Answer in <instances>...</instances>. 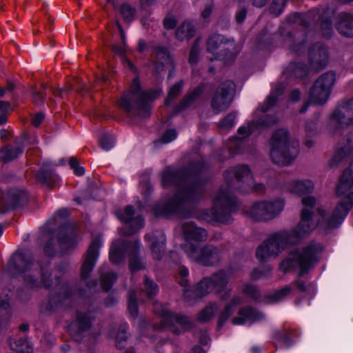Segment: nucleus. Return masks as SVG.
Returning <instances> with one entry per match:
<instances>
[{
	"mask_svg": "<svg viewBox=\"0 0 353 353\" xmlns=\"http://www.w3.org/2000/svg\"><path fill=\"white\" fill-rule=\"evenodd\" d=\"M303 208L301 211V220L296 227L290 230H283L271 234L256 249V256L261 262H266L276 259L281 252L289 246L298 243L307 237L319 226L327 230L334 229L341 224L347 210L340 211L342 203L330 217L329 213L323 208H319V221L313 220L310 208L315 205L313 197H305L302 200Z\"/></svg>",
	"mask_w": 353,
	"mask_h": 353,
	"instance_id": "obj_1",
	"label": "nucleus"
},
{
	"mask_svg": "<svg viewBox=\"0 0 353 353\" xmlns=\"http://www.w3.org/2000/svg\"><path fill=\"white\" fill-rule=\"evenodd\" d=\"M8 268L12 274H23L24 283L30 288H50L59 285V292L42 304L44 311L51 312L61 306H69L77 296L70 283H60L61 275L68 270L66 263L59 265L52 273L49 271L48 263H34L28 252H17L9 261Z\"/></svg>",
	"mask_w": 353,
	"mask_h": 353,
	"instance_id": "obj_2",
	"label": "nucleus"
},
{
	"mask_svg": "<svg viewBox=\"0 0 353 353\" xmlns=\"http://www.w3.org/2000/svg\"><path fill=\"white\" fill-rule=\"evenodd\" d=\"M225 183L213 197L212 209L205 210L201 219L210 223H229L230 214L236 209V201L233 196L234 190L261 192L265 190L263 183H256L250 168L245 165L230 168L225 172Z\"/></svg>",
	"mask_w": 353,
	"mask_h": 353,
	"instance_id": "obj_3",
	"label": "nucleus"
},
{
	"mask_svg": "<svg viewBox=\"0 0 353 353\" xmlns=\"http://www.w3.org/2000/svg\"><path fill=\"white\" fill-rule=\"evenodd\" d=\"M162 185L165 188L176 185L179 190L168 202L158 203L154 209L155 214L176 213L185 216V211L200 195L203 182L199 179L197 172L167 168L162 173Z\"/></svg>",
	"mask_w": 353,
	"mask_h": 353,
	"instance_id": "obj_4",
	"label": "nucleus"
},
{
	"mask_svg": "<svg viewBox=\"0 0 353 353\" xmlns=\"http://www.w3.org/2000/svg\"><path fill=\"white\" fill-rule=\"evenodd\" d=\"M353 187V161L350 163V168L345 170L343 172L340 182L336 188V195L340 198V201L338 204L335 207V208L330 212L328 209L325 206H319L318 207L316 212H318L319 208H323L327 213L330 214V217L332 216V214L336 211V209L342 203L340 211L343 210H347L345 215L343 216L341 223L343 221L345 216L347 215L350 210L353 207V192L350 191V190ZM282 190L284 192H287L299 196H303L301 201L305 197H313L315 199V205L312 206V208H308L311 210L312 212V218L315 221H319V212H317V219H315L313 209L316 205V199L314 196L308 195L304 196L306 194H310L312 193L314 189V182L309 179H293L290 181H286L283 183L281 187ZM301 204H303L301 203ZM303 208V205H302ZM303 209H301L302 210Z\"/></svg>",
	"mask_w": 353,
	"mask_h": 353,
	"instance_id": "obj_5",
	"label": "nucleus"
},
{
	"mask_svg": "<svg viewBox=\"0 0 353 353\" xmlns=\"http://www.w3.org/2000/svg\"><path fill=\"white\" fill-rule=\"evenodd\" d=\"M323 250L321 243L310 241L304 247L290 252L281 263L280 269L283 271L293 270L297 271L299 275H303L319 262Z\"/></svg>",
	"mask_w": 353,
	"mask_h": 353,
	"instance_id": "obj_6",
	"label": "nucleus"
},
{
	"mask_svg": "<svg viewBox=\"0 0 353 353\" xmlns=\"http://www.w3.org/2000/svg\"><path fill=\"white\" fill-rule=\"evenodd\" d=\"M161 92V90L142 91L139 78L135 77L131 83L130 90L125 93L118 103L125 112L134 110L140 117H147L150 111L149 102L157 98Z\"/></svg>",
	"mask_w": 353,
	"mask_h": 353,
	"instance_id": "obj_7",
	"label": "nucleus"
},
{
	"mask_svg": "<svg viewBox=\"0 0 353 353\" xmlns=\"http://www.w3.org/2000/svg\"><path fill=\"white\" fill-rule=\"evenodd\" d=\"M270 145L271 160L279 165L290 164L299 153L298 143L290 140L288 132L284 128L274 132Z\"/></svg>",
	"mask_w": 353,
	"mask_h": 353,
	"instance_id": "obj_8",
	"label": "nucleus"
},
{
	"mask_svg": "<svg viewBox=\"0 0 353 353\" xmlns=\"http://www.w3.org/2000/svg\"><path fill=\"white\" fill-rule=\"evenodd\" d=\"M230 274L224 270H220L210 276L204 277L194 288L195 296L201 298L214 292L221 299H227L232 292V287L229 285Z\"/></svg>",
	"mask_w": 353,
	"mask_h": 353,
	"instance_id": "obj_9",
	"label": "nucleus"
},
{
	"mask_svg": "<svg viewBox=\"0 0 353 353\" xmlns=\"http://www.w3.org/2000/svg\"><path fill=\"white\" fill-rule=\"evenodd\" d=\"M140 248V242H127L119 239L112 243L110 251V260L113 263H120L127 254H129V266L132 272H137L145 268V263L137 256Z\"/></svg>",
	"mask_w": 353,
	"mask_h": 353,
	"instance_id": "obj_10",
	"label": "nucleus"
},
{
	"mask_svg": "<svg viewBox=\"0 0 353 353\" xmlns=\"http://www.w3.org/2000/svg\"><path fill=\"white\" fill-rule=\"evenodd\" d=\"M181 249L190 261L203 266L217 265L222 258L221 250L211 244H183Z\"/></svg>",
	"mask_w": 353,
	"mask_h": 353,
	"instance_id": "obj_11",
	"label": "nucleus"
},
{
	"mask_svg": "<svg viewBox=\"0 0 353 353\" xmlns=\"http://www.w3.org/2000/svg\"><path fill=\"white\" fill-rule=\"evenodd\" d=\"M207 51L212 55L210 61L233 59L240 50L234 41L219 34L211 35L207 41Z\"/></svg>",
	"mask_w": 353,
	"mask_h": 353,
	"instance_id": "obj_12",
	"label": "nucleus"
},
{
	"mask_svg": "<svg viewBox=\"0 0 353 353\" xmlns=\"http://www.w3.org/2000/svg\"><path fill=\"white\" fill-rule=\"evenodd\" d=\"M277 119L270 115H263L257 121L248 123L247 125L241 126L238 129V136L231 138L228 143L230 152L233 154H239L244 151L245 147V138L248 137L255 129L258 128L270 126L276 123Z\"/></svg>",
	"mask_w": 353,
	"mask_h": 353,
	"instance_id": "obj_13",
	"label": "nucleus"
},
{
	"mask_svg": "<svg viewBox=\"0 0 353 353\" xmlns=\"http://www.w3.org/2000/svg\"><path fill=\"white\" fill-rule=\"evenodd\" d=\"M335 81L336 75L333 72H327L321 74L310 89V101L316 105L325 104L330 97Z\"/></svg>",
	"mask_w": 353,
	"mask_h": 353,
	"instance_id": "obj_14",
	"label": "nucleus"
},
{
	"mask_svg": "<svg viewBox=\"0 0 353 353\" xmlns=\"http://www.w3.org/2000/svg\"><path fill=\"white\" fill-rule=\"evenodd\" d=\"M353 99L343 103L330 117L329 130L333 135L341 134V131L353 124Z\"/></svg>",
	"mask_w": 353,
	"mask_h": 353,
	"instance_id": "obj_15",
	"label": "nucleus"
},
{
	"mask_svg": "<svg viewBox=\"0 0 353 353\" xmlns=\"http://www.w3.org/2000/svg\"><path fill=\"white\" fill-rule=\"evenodd\" d=\"M154 312L164 318V325L169 327L173 332L180 333L179 327L183 331L192 327V322L187 316L172 314L165 306L159 303H154Z\"/></svg>",
	"mask_w": 353,
	"mask_h": 353,
	"instance_id": "obj_16",
	"label": "nucleus"
},
{
	"mask_svg": "<svg viewBox=\"0 0 353 353\" xmlns=\"http://www.w3.org/2000/svg\"><path fill=\"white\" fill-rule=\"evenodd\" d=\"M234 83L231 81L222 83L215 90L210 100V107L215 114L225 111L232 101L231 91Z\"/></svg>",
	"mask_w": 353,
	"mask_h": 353,
	"instance_id": "obj_17",
	"label": "nucleus"
},
{
	"mask_svg": "<svg viewBox=\"0 0 353 353\" xmlns=\"http://www.w3.org/2000/svg\"><path fill=\"white\" fill-rule=\"evenodd\" d=\"M94 319L91 311L77 312L76 319L70 325V332L72 337L77 341H81L90 333L92 321Z\"/></svg>",
	"mask_w": 353,
	"mask_h": 353,
	"instance_id": "obj_18",
	"label": "nucleus"
},
{
	"mask_svg": "<svg viewBox=\"0 0 353 353\" xmlns=\"http://www.w3.org/2000/svg\"><path fill=\"white\" fill-rule=\"evenodd\" d=\"M116 214L120 221L125 223V225L122 228V233L124 235H131L144 225L143 219L141 216H134V210L130 205L127 206L124 211H117Z\"/></svg>",
	"mask_w": 353,
	"mask_h": 353,
	"instance_id": "obj_19",
	"label": "nucleus"
},
{
	"mask_svg": "<svg viewBox=\"0 0 353 353\" xmlns=\"http://www.w3.org/2000/svg\"><path fill=\"white\" fill-rule=\"evenodd\" d=\"M100 241L94 239L90 244L81 266V276L82 280H86L92 271L99 256Z\"/></svg>",
	"mask_w": 353,
	"mask_h": 353,
	"instance_id": "obj_20",
	"label": "nucleus"
},
{
	"mask_svg": "<svg viewBox=\"0 0 353 353\" xmlns=\"http://www.w3.org/2000/svg\"><path fill=\"white\" fill-rule=\"evenodd\" d=\"M183 233L186 242L184 244H197L204 242L208 239L207 231L200 227H197L192 222H185L182 226Z\"/></svg>",
	"mask_w": 353,
	"mask_h": 353,
	"instance_id": "obj_21",
	"label": "nucleus"
},
{
	"mask_svg": "<svg viewBox=\"0 0 353 353\" xmlns=\"http://www.w3.org/2000/svg\"><path fill=\"white\" fill-rule=\"evenodd\" d=\"M353 152V132L346 134L344 140L339 143L336 151L330 161V165L334 167L339 163L345 157Z\"/></svg>",
	"mask_w": 353,
	"mask_h": 353,
	"instance_id": "obj_22",
	"label": "nucleus"
},
{
	"mask_svg": "<svg viewBox=\"0 0 353 353\" xmlns=\"http://www.w3.org/2000/svg\"><path fill=\"white\" fill-rule=\"evenodd\" d=\"M265 319V315L260 311L250 307L241 308L238 316L232 319L233 325H243L247 321L255 323L262 321Z\"/></svg>",
	"mask_w": 353,
	"mask_h": 353,
	"instance_id": "obj_23",
	"label": "nucleus"
},
{
	"mask_svg": "<svg viewBox=\"0 0 353 353\" xmlns=\"http://www.w3.org/2000/svg\"><path fill=\"white\" fill-rule=\"evenodd\" d=\"M309 59L312 68L320 69L325 67L328 61L327 49L321 43L316 44L310 50Z\"/></svg>",
	"mask_w": 353,
	"mask_h": 353,
	"instance_id": "obj_24",
	"label": "nucleus"
},
{
	"mask_svg": "<svg viewBox=\"0 0 353 353\" xmlns=\"http://www.w3.org/2000/svg\"><path fill=\"white\" fill-rule=\"evenodd\" d=\"M54 165L51 162L46 161L37 174V179L39 182L52 188L58 181L59 177L53 170Z\"/></svg>",
	"mask_w": 353,
	"mask_h": 353,
	"instance_id": "obj_25",
	"label": "nucleus"
},
{
	"mask_svg": "<svg viewBox=\"0 0 353 353\" xmlns=\"http://www.w3.org/2000/svg\"><path fill=\"white\" fill-rule=\"evenodd\" d=\"M154 66L157 73L159 74L165 69L172 67V60L167 48L162 46H157L154 48Z\"/></svg>",
	"mask_w": 353,
	"mask_h": 353,
	"instance_id": "obj_26",
	"label": "nucleus"
},
{
	"mask_svg": "<svg viewBox=\"0 0 353 353\" xmlns=\"http://www.w3.org/2000/svg\"><path fill=\"white\" fill-rule=\"evenodd\" d=\"M26 193L18 189H12L4 194L1 201V205L5 209L14 208L20 205L26 199Z\"/></svg>",
	"mask_w": 353,
	"mask_h": 353,
	"instance_id": "obj_27",
	"label": "nucleus"
},
{
	"mask_svg": "<svg viewBox=\"0 0 353 353\" xmlns=\"http://www.w3.org/2000/svg\"><path fill=\"white\" fill-rule=\"evenodd\" d=\"M145 238H151L152 243L150 245L152 256L156 260H160L165 252V236L161 231H157L152 236L150 234H146Z\"/></svg>",
	"mask_w": 353,
	"mask_h": 353,
	"instance_id": "obj_28",
	"label": "nucleus"
},
{
	"mask_svg": "<svg viewBox=\"0 0 353 353\" xmlns=\"http://www.w3.org/2000/svg\"><path fill=\"white\" fill-rule=\"evenodd\" d=\"M246 215L256 222H268V216L263 200L253 203L246 210Z\"/></svg>",
	"mask_w": 353,
	"mask_h": 353,
	"instance_id": "obj_29",
	"label": "nucleus"
},
{
	"mask_svg": "<svg viewBox=\"0 0 353 353\" xmlns=\"http://www.w3.org/2000/svg\"><path fill=\"white\" fill-rule=\"evenodd\" d=\"M263 201L265 203L269 221L276 219L284 210L285 201L283 198L276 197L272 199Z\"/></svg>",
	"mask_w": 353,
	"mask_h": 353,
	"instance_id": "obj_30",
	"label": "nucleus"
},
{
	"mask_svg": "<svg viewBox=\"0 0 353 353\" xmlns=\"http://www.w3.org/2000/svg\"><path fill=\"white\" fill-rule=\"evenodd\" d=\"M339 21L336 28L339 33L347 37H353V17L345 12H342L338 16Z\"/></svg>",
	"mask_w": 353,
	"mask_h": 353,
	"instance_id": "obj_31",
	"label": "nucleus"
},
{
	"mask_svg": "<svg viewBox=\"0 0 353 353\" xmlns=\"http://www.w3.org/2000/svg\"><path fill=\"white\" fill-rule=\"evenodd\" d=\"M196 33V27L190 21H183L176 30L175 36L179 41L188 40Z\"/></svg>",
	"mask_w": 353,
	"mask_h": 353,
	"instance_id": "obj_32",
	"label": "nucleus"
},
{
	"mask_svg": "<svg viewBox=\"0 0 353 353\" xmlns=\"http://www.w3.org/2000/svg\"><path fill=\"white\" fill-rule=\"evenodd\" d=\"M300 33L292 36L290 32L281 33L282 41L284 46L290 49L292 52H299L303 47L304 40L300 39Z\"/></svg>",
	"mask_w": 353,
	"mask_h": 353,
	"instance_id": "obj_33",
	"label": "nucleus"
},
{
	"mask_svg": "<svg viewBox=\"0 0 353 353\" xmlns=\"http://www.w3.org/2000/svg\"><path fill=\"white\" fill-rule=\"evenodd\" d=\"M127 325L122 324L116 329H112L110 332V336L115 339L116 347L119 349H123L126 345V341L128 338L127 333Z\"/></svg>",
	"mask_w": 353,
	"mask_h": 353,
	"instance_id": "obj_34",
	"label": "nucleus"
},
{
	"mask_svg": "<svg viewBox=\"0 0 353 353\" xmlns=\"http://www.w3.org/2000/svg\"><path fill=\"white\" fill-rule=\"evenodd\" d=\"M78 239L74 232L69 230L65 234L61 235L59 240V246L61 253H65L70 249H73L77 244Z\"/></svg>",
	"mask_w": 353,
	"mask_h": 353,
	"instance_id": "obj_35",
	"label": "nucleus"
},
{
	"mask_svg": "<svg viewBox=\"0 0 353 353\" xmlns=\"http://www.w3.org/2000/svg\"><path fill=\"white\" fill-rule=\"evenodd\" d=\"M241 303V299L238 296H234L231 301L225 305L223 312H221L219 319V326H222L223 324L229 319V317L234 313L236 307Z\"/></svg>",
	"mask_w": 353,
	"mask_h": 353,
	"instance_id": "obj_36",
	"label": "nucleus"
},
{
	"mask_svg": "<svg viewBox=\"0 0 353 353\" xmlns=\"http://www.w3.org/2000/svg\"><path fill=\"white\" fill-rule=\"evenodd\" d=\"M203 92V88L201 85H199L194 89L190 93L188 94L180 103L178 111H181L191 105H192L201 95Z\"/></svg>",
	"mask_w": 353,
	"mask_h": 353,
	"instance_id": "obj_37",
	"label": "nucleus"
},
{
	"mask_svg": "<svg viewBox=\"0 0 353 353\" xmlns=\"http://www.w3.org/2000/svg\"><path fill=\"white\" fill-rule=\"evenodd\" d=\"M284 86L282 83L278 85V86L273 90L270 95L267 97L264 104L261 106L262 112H265L268 111L271 107H272L276 102L278 97L283 93Z\"/></svg>",
	"mask_w": 353,
	"mask_h": 353,
	"instance_id": "obj_38",
	"label": "nucleus"
},
{
	"mask_svg": "<svg viewBox=\"0 0 353 353\" xmlns=\"http://www.w3.org/2000/svg\"><path fill=\"white\" fill-rule=\"evenodd\" d=\"M218 305L215 302L210 303L199 314L198 321L207 322L211 320L218 311Z\"/></svg>",
	"mask_w": 353,
	"mask_h": 353,
	"instance_id": "obj_39",
	"label": "nucleus"
},
{
	"mask_svg": "<svg viewBox=\"0 0 353 353\" xmlns=\"http://www.w3.org/2000/svg\"><path fill=\"white\" fill-rule=\"evenodd\" d=\"M22 152L23 148L19 145L14 148L6 147L0 151V160L3 162L10 161L18 157Z\"/></svg>",
	"mask_w": 353,
	"mask_h": 353,
	"instance_id": "obj_40",
	"label": "nucleus"
},
{
	"mask_svg": "<svg viewBox=\"0 0 353 353\" xmlns=\"http://www.w3.org/2000/svg\"><path fill=\"white\" fill-rule=\"evenodd\" d=\"M105 266L100 270L101 285L103 290H109L113 283L117 280V276L114 272H103Z\"/></svg>",
	"mask_w": 353,
	"mask_h": 353,
	"instance_id": "obj_41",
	"label": "nucleus"
},
{
	"mask_svg": "<svg viewBox=\"0 0 353 353\" xmlns=\"http://www.w3.org/2000/svg\"><path fill=\"white\" fill-rule=\"evenodd\" d=\"M11 348L17 353H33L31 344L24 339H20L14 342V346L10 343Z\"/></svg>",
	"mask_w": 353,
	"mask_h": 353,
	"instance_id": "obj_42",
	"label": "nucleus"
},
{
	"mask_svg": "<svg viewBox=\"0 0 353 353\" xmlns=\"http://www.w3.org/2000/svg\"><path fill=\"white\" fill-rule=\"evenodd\" d=\"M236 113L230 112L221 121H219L218 127L223 131H228L234 125V121L236 119Z\"/></svg>",
	"mask_w": 353,
	"mask_h": 353,
	"instance_id": "obj_43",
	"label": "nucleus"
},
{
	"mask_svg": "<svg viewBox=\"0 0 353 353\" xmlns=\"http://www.w3.org/2000/svg\"><path fill=\"white\" fill-rule=\"evenodd\" d=\"M143 292L149 298L155 296L159 292V288L156 283L150 279L147 276L144 278V290Z\"/></svg>",
	"mask_w": 353,
	"mask_h": 353,
	"instance_id": "obj_44",
	"label": "nucleus"
},
{
	"mask_svg": "<svg viewBox=\"0 0 353 353\" xmlns=\"http://www.w3.org/2000/svg\"><path fill=\"white\" fill-rule=\"evenodd\" d=\"M292 288L290 286H285L282 289L275 292L273 294L268 296L269 303H276L282 301L285 297L290 294Z\"/></svg>",
	"mask_w": 353,
	"mask_h": 353,
	"instance_id": "obj_45",
	"label": "nucleus"
},
{
	"mask_svg": "<svg viewBox=\"0 0 353 353\" xmlns=\"http://www.w3.org/2000/svg\"><path fill=\"white\" fill-rule=\"evenodd\" d=\"M183 85V81H180L170 88L168 92V97L165 102V105H169L172 101L174 100L181 93Z\"/></svg>",
	"mask_w": 353,
	"mask_h": 353,
	"instance_id": "obj_46",
	"label": "nucleus"
},
{
	"mask_svg": "<svg viewBox=\"0 0 353 353\" xmlns=\"http://www.w3.org/2000/svg\"><path fill=\"white\" fill-rule=\"evenodd\" d=\"M320 114L315 115L314 119L308 120L305 124V134L307 137H312L317 133L318 121Z\"/></svg>",
	"mask_w": 353,
	"mask_h": 353,
	"instance_id": "obj_47",
	"label": "nucleus"
},
{
	"mask_svg": "<svg viewBox=\"0 0 353 353\" xmlns=\"http://www.w3.org/2000/svg\"><path fill=\"white\" fill-rule=\"evenodd\" d=\"M310 18V14L307 15H302L298 13H294L289 16L287 20L289 23H299L303 26H307Z\"/></svg>",
	"mask_w": 353,
	"mask_h": 353,
	"instance_id": "obj_48",
	"label": "nucleus"
},
{
	"mask_svg": "<svg viewBox=\"0 0 353 353\" xmlns=\"http://www.w3.org/2000/svg\"><path fill=\"white\" fill-rule=\"evenodd\" d=\"M128 310L132 317L138 314V305L136 293L132 291L128 295Z\"/></svg>",
	"mask_w": 353,
	"mask_h": 353,
	"instance_id": "obj_49",
	"label": "nucleus"
},
{
	"mask_svg": "<svg viewBox=\"0 0 353 353\" xmlns=\"http://www.w3.org/2000/svg\"><path fill=\"white\" fill-rule=\"evenodd\" d=\"M114 137L111 134H103L99 139V145L105 151L110 150L114 145Z\"/></svg>",
	"mask_w": 353,
	"mask_h": 353,
	"instance_id": "obj_50",
	"label": "nucleus"
},
{
	"mask_svg": "<svg viewBox=\"0 0 353 353\" xmlns=\"http://www.w3.org/2000/svg\"><path fill=\"white\" fill-rule=\"evenodd\" d=\"M200 43L201 39L197 38L191 48L189 56V62L190 64H194L198 61L199 54L200 52Z\"/></svg>",
	"mask_w": 353,
	"mask_h": 353,
	"instance_id": "obj_51",
	"label": "nucleus"
},
{
	"mask_svg": "<svg viewBox=\"0 0 353 353\" xmlns=\"http://www.w3.org/2000/svg\"><path fill=\"white\" fill-rule=\"evenodd\" d=\"M121 13L125 21L130 22L133 20L136 10L128 3L123 4L121 7Z\"/></svg>",
	"mask_w": 353,
	"mask_h": 353,
	"instance_id": "obj_52",
	"label": "nucleus"
},
{
	"mask_svg": "<svg viewBox=\"0 0 353 353\" xmlns=\"http://www.w3.org/2000/svg\"><path fill=\"white\" fill-rule=\"evenodd\" d=\"M239 288L241 292L254 299H256L259 297L258 290L253 285L245 283L241 286H239Z\"/></svg>",
	"mask_w": 353,
	"mask_h": 353,
	"instance_id": "obj_53",
	"label": "nucleus"
},
{
	"mask_svg": "<svg viewBox=\"0 0 353 353\" xmlns=\"http://www.w3.org/2000/svg\"><path fill=\"white\" fill-rule=\"evenodd\" d=\"M272 272V268L270 266L265 267L263 269H254L252 274L251 277L253 279H260L268 277Z\"/></svg>",
	"mask_w": 353,
	"mask_h": 353,
	"instance_id": "obj_54",
	"label": "nucleus"
},
{
	"mask_svg": "<svg viewBox=\"0 0 353 353\" xmlns=\"http://www.w3.org/2000/svg\"><path fill=\"white\" fill-rule=\"evenodd\" d=\"M287 0H274L270 7V12L278 16L282 13L285 6Z\"/></svg>",
	"mask_w": 353,
	"mask_h": 353,
	"instance_id": "obj_55",
	"label": "nucleus"
},
{
	"mask_svg": "<svg viewBox=\"0 0 353 353\" xmlns=\"http://www.w3.org/2000/svg\"><path fill=\"white\" fill-rule=\"evenodd\" d=\"M321 30L325 37L330 38L331 37L333 30L332 21L330 19H321Z\"/></svg>",
	"mask_w": 353,
	"mask_h": 353,
	"instance_id": "obj_56",
	"label": "nucleus"
},
{
	"mask_svg": "<svg viewBox=\"0 0 353 353\" xmlns=\"http://www.w3.org/2000/svg\"><path fill=\"white\" fill-rule=\"evenodd\" d=\"M177 23V19L175 16L168 14L163 20L164 28L167 30H171L175 28Z\"/></svg>",
	"mask_w": 353,
	"mask_h": 353,
	"instance_id": "obj_57",
	"label": "nucleus"
},
{
	"mask_svg": "<svg viewBox=\"0 0 353 353\" xmlns=\"http://www.w3.org/2000/svg\"><path fill=\"white\" fill-rule=\"evenodd\" d=\"M176 138V132L174 130H167L162 136L161 141L163 143H168Z\"/></svg>",
	"mask_w": 353,
	"mask_h": 353,
	"instance_id": "obj_58",
	"label": "nucleus"
},
{
	"mask_svg": "<svg viewBox=\"0 0 353 353\" xmlns=\"http://www.w3.org/2000/svg\"><path fill=\"white\" fill-rule=\"evenodd\" d=\"M214 10V3L212 2H210L207 3L203 10L201 11V17L203 19L208 21L209 17H210L212 11Z\"/></svg>",
	"mask_w": 353,
	"mask_h": 353,
	"instance_id": "obj_59",
	"label": "nucleus"
},
{
	"mask_svg": "<svg viewBox=\"0 0 353 353\" xmlns=\"http://www.w3.org/2000/svg\"><path fill=\"white\" fill-rule=\"evenodd\" d=\"M43 251L47 256L54 255V239H49L44 245Z\"/></svg>",
	"mask_w": 353,
	"mask_h": 353,
	"instance_id": "obj_60",
	"label": "nucleus"
},
{
	"mask_svg": "<svg viewBox=\"0 0 353 353\" xmlns=\"http://www.w3.org/2000/svg\"><path fill=\"white\" fill-rule=\"evenodd\" d=\"M43 119H44L43 113L37 112L34 115V117L32 119V123L34 126L38 127L41 123V122L43 121Z\"/></svg>",
	"mask_w": 353,
	"mask_h": 353,
	"instance_id": "obj_61",
	"label": "nucleus"
},
{
	"mask_svg": "<svg viewBox=\"0 0 353 353\" xmlns=\"http://www.w3.org/2000/svg\"><path fill=\"white\" fill-rule=\"evenodd\" d=\"M246 15H247L246 9L241 8L240 10H239L236 13V16H235L237 23H242L245 20Z\"/></svg>",
	"mask_w": 353,
	"mask_h": 353,
	"instance_id": "obj_62",
	"label": "nucleus"
},
{
	"mask_svg": "<svg viewBox=\"0 0 353 353\" xmlns=\"http://www.w3.org/2000/svg\"><path fill=\"white\" fill-rule=\"evenodd\" d=\"M117 301V297L114 294H110L105 300L106 306L110 307L114 305Z\"/></svg>",
	"mask_w": 353,
	"mask_h": 353,
	"instance_id": "obj_63",
	"label": "nucleus"
},
{
	"mask_svg": "<svg viewBox=\"0 0 353 353\" xmlns=\"http://www.w3.org/2000/svg\"><path fill=\"white\" fill-rule=\"evenodd\" d=\"M294 75L297 77H301L306 74V68L302 65H297L294 70Z\"/></svg>",
	"mask_w": 353,
	"mask_h": 353,
	"instance_id": "obj_64",
	"label": "nucleus"
}]
</instances>
